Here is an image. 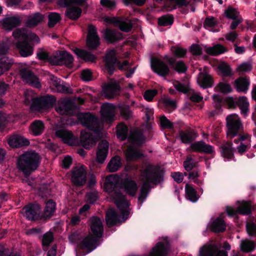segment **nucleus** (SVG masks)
<instances>
[{
	"label": "nucleus",
	"instance_id": "nucleus-8",
	"mask_svg": "<svg viewBox=\"0 0 256 256\" xmlns=\"http://www.w3.org/2000/svg\"><path fill=\"white\" fill-rule=\"evenodd\" d=\"M226 120L228 136L232 138L243 132V126L238 115H228Z\"/></svg>",
	"mask_w": 256,
	"mask_h": 256
},
{
	"label": "nucleus",
	"instance_id": "nucleus-51",
	"mask_svg": "<svg viewBox=\"0 0 256 256\" xmlns=\"http://www.w3.org/2000/svg\"><path fill=\"white\" fill-rule=\"evenodd\" d=\"M87 0H60L58 4L61 6H68L71 4H76L79 6L84 4Z\"/></svg>",
	"mask_w": 256,
	"mask_h": 256
},
{
	"label": "nucleus",
	"instance_id": "nucleus-7",
	"mask_svg": "<svg viewBox=\"0 0 256 256\" xmlns=\"http://www.w3.org/2000/svg\"><path fill=\"white\" fill-rule=\"evenodd\" d=\"M128 139L131 144L128 146L126 151V156L128 160L137 158L141 155L138 146L142 142V133L138 130H134L131 132Z\"/></svg>",
	"mask_w": 256,
	"mask_h": 256
},
{
	"label": "nucleus",
	"instance_id": "nucleus-1",
	"mask_svg": "<svg viewBox=\"0 0 256 256\" xmlns=\"http://www.w3.org/2000/svg\"><path fill=\"white\" fill-rule=\"evenodd\" d=\"M122 182L123 187L126 192L131 196H134L138 189L135 182L130 179H125L122 180L120 178L116 175H110L107 176L104 182V190L108 192L110 196L114 200H120V197L125 198L124 196L120 193V182Z\"/></svg>",
	"mask_w": 256,
	"mask_h": 256
},
{
	"label": "nucleus",
	"instance_id": "nucleus-36",
	"mask_svg": "<svg viewBox=\"0 0 256 256\" xmlns=\"http://www.w3.org/2000/svg\"><path fill=\"white\" fill-rule=\"evenodd\" d=\"M44 124L42 120H36L31 124L29 131L32 134L38 136L44 132Z\"/></svg>",
	"mask_w": 256,
	"mask_h": 256
},
{
	"label": "nucleus",
	"instance_id": "nucleus-50",
	"mask_svg": "<svg viewBox=\"0 0 256 256\" xmlns=\"http://www.w3.org/2000/svg\"><path fill=\"white\" fill-rule=\"evenodd\" d=\"M174 86L178 92L184 94H186L190 90V88L188 84H182L178 80L174 82Z\"/></svg>",
	"mask_w": 256,
	"mask_h": 256
},
{
	"label": "nucleus",
	"instance_id": "nucleus-23",
	"mask_svg": "<svg viewBox=\"0 0 256 256\" xmlns=\"http://www.w3.org/2000/svg\"><path fill=\"white\" fill-rule=\"evenodd\" d=\"M40 206L37 204L28 205L22 211V215L29 220L37 219L40 216Z\"/></svg>",
	"mask_w": 256,
	"mask_h": 256
},
{
	"label": "nucleus",
	"instance_id": "nucleus-29",
	"mask_svg": "<svg viewBox=\"0 0 256 256\" xmlns=\"http://www.w3.org/2000/svg\"><path fill=\"white\" fill-rule=\"evenodd\" d=\"M20 75L23 80L32 86L36 88L40 86L38 79L30 70L26 68L22 69L20 71Z\"/></svg>",
	"mask_w": 256,
	"mask_h": 256
},
{
	"label": "nucleus",
	"instance_id": "nucleus-15",
	"mask_svg": "<svg viewBox=\"0 0 256 256\" xmlns=\"http://www.w3.org/2000/svg\"><path fill=\"white\" fill-rule=\"evenodd\" d=\"M190 148L193 152L210 154L211 158H214L216 153L214 147L206 144L203 140L196 141L192 143Z\"/></svg>",
	"mask_w": 256,
	"mask_h": 256
},
{
	"label": "nucleus",
	"instance_id": "nucleus-21",
	"mask_svg": "<svg viewBox=\"0 0 256 256\" xmlns=\"http://www.w3.org/2000/svg\"><path fill=\"white\" fill-rule=\"evenodd\" d=\"M226 224L224 220L220 217H218L216 218L212 219L208 223L204 232H206L207 230H208L216 234L222 233L226 231Z\"/></svg>",
	"mask_w": 256,
	"mask_h": 256
},
{
	"label": "nucleus",
	"instance_id": "nucleus-37",
	"mask_svg": "<svg viewBox=\"0 0 256 256\" xmlns=\"http://www.w3.org/2000/svg\"><path fill=\"white\" fill-rule=\"evenodd\" d=\"M186 198L192 202H196L198 200L200 196L197 194L196 190L189 184L185 186Z\"/></svg>",
	"mask_w": 256,
	"mask_h": 256
},
{
	"label": "nucleus",
	"instance_id": "nucleus-32",
	"mask_svg": "<svg viewBox=\"0 0 256 256\" xmlns=\"http://www.w3.org/2000/svg\"><path fill=\"white\" fill-rule=\"evenodd\" d=\"M20 19L18 16H6L0 21L2 28L6 30H10L18 26L20 22Z\"/></svg>",
	"mask_w": 256,
	"mask_h": 256
},
{
	"label": "nucleus",
	"instance_id": "nucleus-16",
	"mask_svg": "<svg viewBox=\"0 0 256 256\" xmlns=\"http://www.w3.org/2000/svg\"><path fill=\"white\" fill-rule=\"evenodd\" d=\"M116 108L113 104L106 103L101 108L102 122L109 123L114 120Z\"/></svg>",
	"mask_w": 256,
	"mask_h": 256
},
{
	"label": "nucleus",
	"instance_id": "nucleus-2",
	"mask_svg": "<svg viewBox=\"0 0 256 256\" xmlns=\"http://www.w3.org/2000/svg\"><path fill=\"white\" fill-rule=\"evenodd\" d=\"M90 234H92L86 237L80 244L76 250V256H83L94 250L97 246L98 238L102 236L103 225L101 220L97 217H92L90 219Z\"/></svg>",
	"mask_w": 256,
	"mask_h": 256
},
{
	"label": "nucleus",
	"instance_id": "nucleus-52",
	"mask_svg": "<svg viewBox=\"0 0 256 256\" xmlns=\"http://www.w3.org/2000/svg\"><path fill=\"white\" fill-rule=\"evenodd\" d=\"M171 51L174 56L178 58H184L186 54V50L177 46L171 47Z\"/></svg>",
	"mask_w": 256,
	"mask_h": 256
},
{
	"label": "nucleus",
	"instance_id": "nucleus-4",
	"mask_svg": "<svg viewBox=\"0 0 256 256\" xmlns=\"http://www.w3.org/2000/svg\"><path fill=\"white\" fill-rule=\"evenodd\" d=\"M12 36L15 40L18 41L16 46L19 50L20 55L24 57L30 56L33 52L32 46L28 44V42L34 44H38L40 42L38 36L25 28L15 30L12 32Z\"/></svg>",
	"mask_w": 256,
	"mask_h": 256
},
{
	"label": "nucleus",
	"instance_id": "nucleus-42",
	"mask_svg": "<svg viewBox=\"0 0 256 256\" xmlns=\"http://www.w3.org/2000/svg\"><path fill=\"white\" fill-rule=\"evenodd\" d=\"M174 22V16L171 14H167L160 17L158 23L160 26H171Z\"/></svg>",
	"mask_w": 256,
	"mask_h": 256
},
{
	"label": "nucleus",
	"instance_id": "nucleus-39",
	"mask_svg": "<svg viewBox=\"0 0 256 256\" xmlns=\"http://www.w3.org/2000/svg\"><path fill=\"white\" fill-rule=\"evenodd\" d=\"M74 52L78 58H82L86 62H94L95 61L96 56L86 50L76 48Z\"/></svg>",
	"mask_w": 256,
	"mask_h": 256
},
{
	"label": "nucleus",
	"instance_id": "nucleus-9",
	"mask_svg": "<svg viewBox=\"0 0 256 256\" xmlns=\"http://www.w3.org/2000/svg\"><path fill=\"white\" fill-rule=\"evenodd\" d=\"M150 67L154 72L162 77L167 76L170 73L168 65L162 60L156 57H151Z\"/></svg>",
	"mask_w": 256,
	"mask_h": 256
},
{
	"label": "nucleus",
	"instance_id": "nucleus-46",
	"mask_svg": "<svg viewBox=\"0 0 256 256\" xmlns=\"http://www.w3.org/2000/svg\"><path fill=\"white\" fill-rule=\"evenodd\" d=\"M216 22L213 16H208L204 22V27L208 30H212L213 32H218V30L213 29L216 25Z\"/></svg>",
	"mask_w": 256,
	"mask_h": 256
},
{
	"label": "nucleus",
	"instance_id": "nucleus-54",
	"mask_svg": "<svg viewBox=\"0 0 256 256\" xmlns=\"http://www.w3.org/2000/svg\"><path fill=\"white\" fill-rule=\"evenodd\" d=\"M159 124L162 129H172L174 128L172 122L167 118L164 115H162L160 118Z\"/></svg>",
	"mask_w": 256,
	"mask_h": 256
},
{
	"label": "nucleus",
	"instance_id": "nucleus-59",
	"mask_svg": "<svg viewBox=\"0 0 256 256\" xmlns=\"http://www.w3.org/2000/svg\"><path fill=\"white\" fill-rule=\"evenodd\" d=\"M60 20V14L56 12H52L48 15V26L52 28Z\"/></svg>",
	"mask_w": 256,
	"mask_h": 256
},
{
	"label": "nucleus",
	"instance_id": "nucleus-38",
	"mask_svg": "<svg viewBox=\"0 0 256 256\" xmlns=\"http://www.w3.org/2000/svg\"><path fill=\"white\" fill-rule=\"evenodd\" d=\"M179 138L183 144H188L193 142L195 139V133L192 131L180 130L178 132Z\"/></svg>",
	"mask_w": 256,
	"mask_h": 256
},
{
	"label": "nucleus",
	"instance_id": "nucleus-11",
	"mask_svg": "<svg viewBox=\"0 0 256 256\" xmlns=\"http://www.w3.org/2000/svg\"><path fill=\"white\" fill-rule=\"evenodd\" d=\"M86 168L78 164L74 167L71 172V180L76 186H82L86 182Z\"/></svg>",
	"mask_w": 256,
	"mask_h": 256
},
{
	"label": "nucleus",
	"instance_id": "nucleus-40",
	"mask_svg": "<svg viewBox=\"0 0 256 256\" xmlns=\"http://www.w3.org/2000/svg\"><path fill=\"white\" fill-rule=\"evenodd\" d=\"M226 51V48L220 44H216L214 46L208 47L206 49V52L208 54L212 56H216L224 54Z\"/></svg>",
	"mask_w": 256,
	"mask_h": 256
},
{
	"label": "nucleus",
	"instance_id": "nucleus-13",
	"mask_svg": "<svg viewBox=\"0 0 256 256\" xmlns=\"http://www.w3.org/2000/svg\"><path fill=\"white\" fill-rule=\"evenodd\" d=\"M154 111L153 108H145V141L150 140L154 134Z\"/></svg>",
	"mask_w": 256,
	"mask_h": 256
},
{
	"label": "nucleus",
	"instance_id": "nucleus-49",
	"mask_svg": "<svg viewBox=\"0 0 256 256\" xmlns=\"http://www.w3.org/2000/svg\"><path fill=\"white\" fill-rule=\"evenodd\" d=\"M128 128L123 124H120L116 127L117 136L121 140H124L127 135Z\"/></svg>",
	"mask_w": 256,
	"mask_h": 256
},
{
	"label": "nucleus",
	"instance_id": "nucleus-24",
	"mask_svg": "<svg viewBox=\"0 0 256 256\" xmlns=\"http://www.w3.org/2000/svg\"><path fill=\"white\" fill-rule=\"evenodd\" d=\"M120 86L116 80H110L102 88V94L107 98H110L116 96Z\"/></svg>",
	"mask_w": 256,
	"mask_h": 256
},
{
	"label": "nucleus",
	"instance_id": "nucleus-55",
	"mask_svg": "<svg viewBox=\"0 0 256 256\" xmlns=\"http://www.w3.org/2000/svg\"><path fill=\"white\" fill-rule=\"evenodd\" d=\"M120 38L119 34L114 31L106 30L104 32V38L110 42H112Z\"/></svg>",
	"mask_w": 256,
	"mask_h": 256
},
{
	"label": "nucleus",
	"instance_id": "nucleus-17",
	"mask_svg": "<svg viewBox=\"0 0 256 256\" xmlns=\"http://www.w3.org/2000/svg\"><path fill=\"white\" fill-rule=\"evenodd\" d=\"M56 134L60 138L64 143L70 146L76 144L77 140L72 132L66 130L64 127H61L58 125L56 128Z\"/></svg>",
	"mask_w": 256,
	"mask_h": 256
},
{
	"label": "nucleus",
	"instance_id": "nucleus-56",
	"mask_svg": "<svg viewBox=\"0 0 256 256\" xmlns=\"http://www.w3.org/2000/svg\"><path fill=\"white\" fill-rule=\"evenodd\" d=\"M238 106L240 108L242 114H245L248 112V102L246 96H244L238 98Z\"/></svg>",
	"mask_w": 256,
	"mask_h": 256
},
{
	"label": "nucleus",
	"instance_id": "nucleus-22",
	"mask_svg": "<svg viewBox=\"0 0 256 256\" xmlns=\"http://www.w3.org/2000/svg\"><path fill=\"white\" fill-rule=\"evenodd\" d=\"M86 45L91 49L96 48L100 45V38L94 26L90 25L88 28Z\"/></svg>",
	"mask_w": 256,
	"mask_h": 256
},
{
	"label": "nucleus",
	"instance_id": "nucleus-58",
	"mask_svg": "<svg viewBox=\"0 0 256 256\" xmlns=\"http://www.w3.org/2000/svg\"><path fill=\"white\" fill-rule=\"evenodd\" d=\"M162 103L165 108L168 111H173L176 108V102L170 98H164L162 100Z\"/></svg>",
	"mask_w": 256,
	"mask_h": 256
},
{
	"label": "nucleus",
	"instance_id": "nucleus-47",
	"mask_svg": "<svg viewBox=\"0 0 256 256\" xmlns=\"http://www.w3.org/2000/svg\"><path fill=\"white\" fill-rule=\"evenodd\" d=\"M218 70L221 72L223 76H230L232 74V70L230 66L226 62H222L218 66Z\"/></svg>",
	"mask_w": 256,
	"mask_h": 256
},
{
	"label": "nucleus",
	"instance_id": "nucleus-35",
	"mask_svg": "<svg viewBox=\"0 0 256 256\" xmlns=\"http://www.w3.org/2000/svg\"><path fill=\"white\" fill-rule=\"evenodd\" d=\"M44 20V16L42 14L36 12L28 16L25 24L28 27L32 28L42 22Z\"/></svg>",
	"mask_w": 256,
	"mask_h": 256
},
{
	"label": "nucleus",
	"instance_id": "nucleus-3",
	"mask_svg": "<svg viewBox=\"0 0 256 256\" xmlns=\"http://www.w3.org/2000/svg\"><path fill=\"white\" fill-rule=\"evenodd\" d=\"M145 154V200L151 190L164 182L166 170L159 164H147Z\"/></svg>",
	"mask_w": 256,
	"mask_h": 256
},
{
	"label": "nucleus",
	"instance_id": "nucleus-14",
	"mask_svg": "<svg viewBox=\"0 0 256 256\" xmlns=\"http://www.w3.org/2000/svg\"><path fill=\"white\" fill-rule=\"evenodd\" d=\"M163 241L158 242L152 247L148 256H168L170 251V244L168 237L163 238Z\"/></svg>",
	"mask_w": 256,
	"mask_h": 256
},
{
	"label": "nucleus",
	"instance_id": "nucleus-53",
	"mask_svg": "<svg viewBox=\"0 0 256 256\" xmlns=\"http://www.w3.org/2000/svg\"><path fill=\"white\" fill-rule=\"evenodd\" d=\"M56 204L52 200H49L47 202L44 212V216L46 217L51 216L55 210Z\"/></svg>",
	"mask_w": 256,
	"mask_h": 256
},
{
	"label": "nucleus",
	"instance_id": "nucleus-31",
	"mask_svg": "<svg viewBox=\"0 0 256 256\" xmlns=\"http://www.w3.org/2000/svg\"><path fill=\"white\" fill-rule=\"evenodd\" d=\"M8 142L12 148H18L29 145L30 142L28 139L20 135L14 134L10 136Z\"/></svg>",
	"mask_w": 256,
	"mask_h": 256
},
{
	"label": "nucleus",
	"instance_id": "nucleus-62",
	"mask_svg": "<svg viewBox=\"0 0 256 256\" xmlns=\"http://www.w3.org/2000/svg\"><path fill=\"white\" fill-rule=\"evenodd\" d=\"M24 103L29 105L34 98V94L32 90H28L24 92Z\"/></svg>",
	"mask_w": 256,
	"mask_h": 256
},
{
	"label": "nucleus",
	"instance_id": "nucleus-60",
	"mask_svg": "<svg viewBox=\"0 0 256 256\" xmlns=\"http://www.w3.org/2000/svg\"><path fill=\"white\" fill-rule=\"evenodd\" d=\"M118 26L122 30L127 32L130 30L132 24L130 21L126 19L124 20L120 21Z\"/></svg>",
	"mask_w": 256,
	"mask_h": 256
},
{
	"label": "nucleus",
	"instance_id": "nucleus-19",
	"mask_svg": "<svg viewBox=\"0 0 256 256\" xmlns=\"http://www.w3.org/2000/svg\"><path fill=\"white\" fill-rule=\"evenodd\" d=\"M56 111L60 114L73 116L77 112V108L74 104L70 100H65L58 104Z\"/></svg>",
	"mask_w": 256,
	"mask_h": 256
},
{
	"label": "nucleus",
	"instance_id": "nucleus-44",
	"mask_svg": "<svg viewBox=\"0 0 256 256\" xmlns=\"http://www.w3.org/2000/svg\"><path fill=\"white\" fill-rule=\"evenodd\" d=\"M82 10L78 7L72 6L68 8L66 14L70 18L76 20L80 16Z\"/></svg>",
	"mask_w": 256,
	"mask_h": 256
},
{
	"label": "nucleus",
	"instance_id": "nucleus-48",
	"mask_svg": "<svg viewBox=\"0 0 256 256\" xmlns=\"http://www.w3.org/2000/svg\"><path fill=\"white\" fill-rule=\"evenodd\" d=\"M239 12L232 6H228L224 10V15L228 19L234 20L238 18Z\"/></svg>",
	"mask_w": 256,
	"mask_h": 256
},
{
	"label": "nucleus",
	"instance_id": "nucleus-6",
	"mask_svg": "<svg viewBox=\"0 0 256 256\" xmlns=\"http://www.w3.org/2000/svg\"><path fill=\"white\" fill-rule=\"evenodd\" d=\"M40 162L38 154L34 152H27L21 156L17 162L18 168L25 175H28L36 170Z\"/></svg>",
	"mask_w": 256,
	"mask_h": 256
},
{
	"label": "nucleus",
	"instance_id": "nucleus-5",
	"mask_svg": "<svg viewBox=\"0 0 256 256\" xmlns=\"http://www.w3.org/2000/svg\"><path fill=\"white\" fill-rule=\"evenodd\" d=\"M120 210V216H118L115 210L112 208L109 209L106 214V222L109 226L117 224L118 222H124L128 217V202L124 198L120 197V200H116L114 201Z\"/></svg>",
	"mask_w": 256,
	"mask_h": 256
},
{
	"label": "nucleus",
	"instance_id": "nucleus-28",
	"mask_svg": "<svg viewBox=\"0 0 256 256\" xmlns=\"http://www.w3.org/2000/svg\"><path fill=\"white\" fill-rule=\"evenodd\" d=\"M116 63L115 50H112L108 51L105 58V68L110 74L115 70Z\"/></svg>",
	"mask_w": 256,
	"mask_h": 256
},
{
	"label": "nucleus",
	"instance_id": "nucleus-30",
	"mask_svg": "<svg viewBox=\"0 0 256 256\" xmlns=\"http://www.w3.org/2000/svg\"><path fill=\"white\" fill-rule=\"evenodd\" d=\"M96 140L94 137L86 130L81 132L80 144L86 149H90L95 145Z\"/></svg>",
	"mask_w": 256,
	"mask_h": 256
},
{
	"label": "nucleus",
	"instance_id": "nucleus-26",
	"mask_svg": "<svg viewBox=\"0 0 256 256\" xmlns=\"http://www.w3.org/2000/svg\"><path fill=\"white\" fill-rule=\"evenodd\" d=\"M8 48L0 46V75L9 70L11 60L6 56Z\"/></svg>",
	"mask_w": 256,
	"mask_h": 256
},
{
	"label": "nucleus",
	"instance_id": "nucleus-27",
	"mask_svg": "<svg viewBox=\"0 0 256 256\" xmlns=\"http://www.w3.org/2000/svg\"><path fill=\"white\" fill-rule=\"evenodd\" d=\"M197 82L201 88H207L213 86L214 80L212 76L208 72H202L198 75Z\"/></svg>",
	"mask_w": 256,
	"mask_h": 256
},
{
	"label": "nucleus",
	"instance_id": "nucleus-45",
	"mask_svg": "<svg viewBox=\"0 0 256 256\" xmlns=\"http://www.w3.org/2000/svg\"><path fill=\"white\" fill-rule=\"evenodd\" d=\"M240 248L242 252H252L255 249L254 242L248 240H242L240 244Z\"/></svg>",
	"mask_w": 256,
	"mask_h": 256
},
{
	"label": "nucleus",
	"instance_id": "nucleus-57",
	"mask_svg": "<svg viewBox=\"0 0 256 256\" xmlns=\"http://www.w3.org/2000/svg\"><path fill=\"white\" fill-rule=\"evenodd\" d=\"M172 68L178 73H184L186 72L188 68L184 62L180 60L176 62L174 66H171Z\"/></svg>",
	"mask_w": 256,
	"mask_h": 256
},
{
	"label": "nucleus",
	"instance_id": "nucleus-12",
	"mask_svg": "<svg viewBox=\"0 0 256 256\" xmlns=\"http://www.w3.org/2000/svg\"><path fill=\"white\" fill-rule=\"evenodd\" d=\"M78 118L83 126L94 132H98L101 128V122L90 113L82 114Z\"/></svg>",
	"mask_w": 256,
	"mask_h": 256
},
{
	"label": "nucleus",
	"instance_id": "nucleus-25",
	"mask_svg": "<svg viewBox=\"0 0 256 256\" xmlns=\"http://www.w3.org/2000/svg\"><path fill=\"white\" fill-rule=\"evenodd\" d=\"M50 84L51 90L53 92H71L66 86L61 82L60 80L52 75L50 76Z\"/></svg>",
	"mask_w": 256,
	"mask_h": 256
},
{
	"label": "nucleus",
	"instance_id": "nucleus-20",
	"mask_svg": "<svg viewBox=\"0 0 256 256\" xmlns=\"http://www.w3.org/2000/svg\"><path fill=\"white\" fill-rule=\"evenodd\" d=\"M200 256H228V253L224 250H218L214 244L204 245L200 250Z\"/></svg>",
	"mask_w": 256,
	"mask_h": 256
},
{
	"label": "nucleus",
	"instance_id": "nucleus-43",
	"mask_svg": "<svg viewBox=\"0 0 256 256\" xmlns=\"http://www.w3.org/2000/svg\"><path fill=\"white\" fill-rule=\"evenodd\" d=\"M121 166L120 158L119 156H115L112 158L108 162L107 168L110 172L117 171Z\"/></svg>",
	"mask_w": 256,
	"mask_h": 256
},
{
	"label": "nucleus",
	"instance_id": "nucleus-63",
	"mask_svg": "<svg viewBox=\"0 0 256 256\" xmlns=\"http://www.w3.org/2000/svg\"><path fill=\"white\" fill-rule=\"evenodd\" d=\"M218 87L222 93L228 94L232 92V88L229 84L220 82Z\"/></svg>",
	"mask_w": 256,
	"mask_h": 256
},
{
	"label": "nucleus",
	"instance_id": "nucleus-10",
	"mask_svg": "<svg viewBox=\"0 0 256 256\" xmlns=\"http://www.w3.org/2000/svg\"><path fill=\"white\" fill-rule=\"evenodd\" d=\"M74 58L71 54L66 52H56L50 58V62L54 65L64 64L70 66Z\"/></svg>",
	"mask_w": 256,
	"mask_h": 256
},
{
	"label": "nucleus",
	"instance_id": "nucleus-64",
	"mask_svg": "<svg viewBox=\"0 0 256 256\" xmlns=\"http://www.w3.org/2000/svg\"><path fill=\"white\" fill-rule=\"evenodd\" d=\"M246 229L248 234L252 236H256V224L254 223L246 224Z\"/></svg>",
	"mask_w": 256,
	"mask_h": 256
},
{
	"label": "nucleus",
	"instance_id": "nucleus-41",
	"mask_svg": "<svg viewBox=\"0 0 256 256\" xmlns=\"http://www.w3.org/2000/svg\"><path fill=\"white\" fill-rule=\"evenodd\" d=\"M232 143H228L226 145L222 146L221 147V154L222 156L225 158L231 160L234 158V150L232 148Z\"/></svg>",
	"mask_w": 256,
	"mask_h": 256
},
{
	"label": "nucleus",
	"instance_id": "nucleus-18",
	"mask_svg": "<svg viewBox=\"0 0 256 256\" xmlns=\"http://www.w3.org/2000/svg\"><path fill=\"white\" fill-rule=\"evenodd\" d=\"M226 212L230 216H234L238 214L242 215H249L252 214V206L250 202L242 201L238 206L237 210L231 206H226Z\"/></svg>",
	"mask_w": 256,
	"mask_h": 256
},
{
	"label": "nucleus",
	"instance_id": "nucleus-61",
	"mask_svg": "<svg viewBox=\"0 0 256 256\" xmlns=\"http://www.w3.org/2000/svg\"><path fill=\"white\" fill-rule=\"evenodd\" d=\"M158 94V90L149 89L145 90V100L148 102H152L154 98Z\"/></svg>",
	"mask_w": 256,
	"mask_h": 256
},
{
	"label": "nucleus",
	"instance_id": "nucleus-34",
	"mask_svg": "<svg viewBox=\"0 0 256 256\" xmlns=\"http://www.w3.org/2000/svg\"><path fill=\"white\" fill-rule=\"evenodd\" d=\"M250 84V80L247 77L240 76L234 82V86L238 92H246Z\"/></svg>",
	"mask_w": 256,
	"mask_h": 256
},
{
	"label": "nucleus",
	"instance_id": "nucleus-33",
	"mask_svg": "<svg viewBox=\"0 0 256 256\" xmlns=\"http://www.w3.org/2000/svg\"><path fill=\"white\" fill-rule=\"evenodd\" d=\"M108 150V142L106 140H102L99 143L96 152V160L99 163H103L106 159Z\"/></svg>",
	"mask_w": 256,
	"mask_h": 256
}]
</instances>
